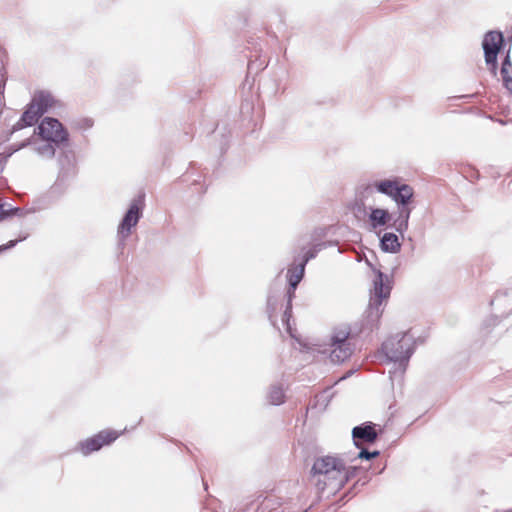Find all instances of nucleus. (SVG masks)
<instances>
[{
  "label": "nucleus",
  "mask_w": 512,
  "mask_h": 512,
  "mask_svg": "<svg viewBox=\"0 0 512 512\" xmlns=\"http://www.w3.org/2000/svg\"><path fill=\"white\" fill-rule=\"evenodd\" d=\"M358 468H346L343 460L325 456L317 458L312 466V478L318 490L338 492L347 481L355 477Z\"/></svg>",
  "instance_id": "obj_1"
},
{
  "label": "nucleus",
  "mask_w": 512,
  "mask_h": 512,
  "mask_svg": "<svg viewBox=\"0 0 512 512\" xmlns=\"http://www.w3.org/2000/svg\"><path fill=\"white\" fill-rule=\"evenodd\" d=\"M391 289L389 277L380 270H375L369 304L362 320L360 333L371 332L378 327L385 305L390 297Z\"/></svg>",
  "instance_id": "obj_2"
},
{
  "label": "nucleus",
  "mask_w": 512,
  "mask_h": 512,
  "mask_svg": "<svg viewBox=\"0 0 512 512\" xmlns=\"http://www.w3.org/2000/svg\"><path fill=\"white\" fill-rule=\"evenodd\" d=\"M381 350L386 359L394 363V368L389 371L391 381L402 380L415 350L413 336L409 333H397L390 336L383 342Z\"/></svg>",
  "instance_id": "obj_3"
},
{
  "label": "nucleus",
  "mask_w": 512,
  "mask_h": 512,
  "mask_svg": "<svg viewBox=\"0 0 512 512\" xmlns=\"http://www.w3.org/2000/svg\"><path fill=\"white\" fill-rule=\"evenodd\" d=\"M59 173L55 183L49 189V195L58 197L64 193L67 188V181L74 177L77 172L76 157L71 149L69 142L58 147Z\"/></svg>",
  "instance_id": "obj_4"
},
{
  "label": "nucleus",
  "mask_w": 512,
  "mask_h": 512,
  "mask_svg": "<svg viewBox=\"0 0 512 512\" xmlns=\"http://www.w3.org/2000/svg\"><path fill=\"white\" fill-rule=\"evenodd\" d=\"M54 103L55 99L50 92L39 91L35 93L21 118L13 125L12 133L36 124L40 117L46 113Z\"/></svg>",
  "instance_id": "obj_5"
},
{
  "label": "nucleus",
  "mask_w": 512,
  "mask_h": 512,
  "mask_svg": "<svg viewBox=\"0 0 512 512\" xmlns=\"http://www.w3.org/2000/svg\"><path fill=\"white\" fill-rule=\"evenodd\" d=\"M40 138L55 143L61 147L69 142V134L62 123L51 117L44 118L37 127Z\"/></svg>",
  "instance_id": "obj_6"
},
{
  "label": "nucleus",
  "mask_w": 512,
  "mask_h": 512,
  "mask_svg": "<svg viewBox=\"0 0 512 512\" xmlns=\"http://www.w3.org/2000/svg\"><path fill=\"white\" fill-rule=\"evenodd\" d=\"M142 209L143 198L138 197L131 202L128 210L124 214L117 229V235L122 245H124V242L130 236L132 229L136 227L142 217Z\"/></svg>",
  "instance_id": "obj_7"
},
{
  "label": "nucleus",
  "mask_w": 512,
  "mask_h": 512,
  "mask_svg": "<svg viewBox=\"0 0 512 512\" xmlns=\"http://www.w3.org/2000/svg\"><path fill=\"white\" fill-rule=\"evenodd\" d=\"M504 37L500 31H489L485 34L482 47L485 62L495 74L497 68V55L503 45Z\"/></svg>",
  "instance_id": "obj_8"
},
{
  "label": "nucleus",
  "mask_w": 512,
  "mask_h": 512,
  "mask_svg": "<svg viewBox=\"0 0 512 512\" xmlns=\"http://www.w3.org/2000/svg\"><path fill=\"white\" fill-rule=\"evenodd\" d=\"M119 435L120 434L114 430H103L98 434L79 442L77 449L84 456H87L100 450L103 446L111 444L119 437Z\"/></svg>",
  "instance_id": "obj_9"
},
{
  "label": "nucleus",
  "mask_w": 512,
  "mask_h": 512,
  "mask_svg": "<svg viewBox=\"0 0 512 512\" xmlns=\"http://www.w3.org/2000/svg\"><path fill=\"white\" fill-rule=\"evenodd\" d=\"M26 146H31L32 150L44 159H52L55 156L56 150H58V146L48 140L42 138L36 140L27 139L18 146H11L12 151L9 155Z\"/></svg>",
  "instance_id": "obj_10"
},
{
  "label": "nucleus",
  "mask_w": 512,
  "mask_h": 512,
  "mask_svg": "<svg viewBox=\"0 0 512 512\" xmlns=\"http://www.w3.org/2000/svg\"><path fill=\"white\" fill-rule=\"evenodd\" d=\"M295 506L292 502L283 503L273 497H267L256 512H306V510L296 509Z\"/></svg>",
  "instance_id": "obj_11"
},
{
  "label": "nucleus",
  "mask_w": 512,
  "mask_h": 512,
  "mask_svg": "<svg viewBox=\"0 0 512 512\" xmlns=\"http://www.w3.org/2000/svg\"><path fill=\"white\" fill-rule=\"evenodd\" d=\"M352 437L357 447L360 446V442L373 443L377 439L375 425L371 422H367L354 427L352 430Z\"/></svg>",
  "instance_id": "obj_12"
},
{
  "label": "nucleus",
  "mask_w": 512,
  "mask_h": 512,
  "mask_svg": "<svg viewBox=\"0 0 512 512\" xmlns=\"http://www.w3.org/2000/svg\"><path fill=\"white\" fill-rule=\"evenodd\" d=\"M298 259L295 258L293 265L288 268L287 277L289 281V290L292 292V296H294V291L298 284L301 282L304 276L306 265L301 261L297 263Z\"/></svg>",
  "instance_id": "obj_13"
},
{
  "label": "nucleus",
  "mask_w": 512,
  "mask_h": 512,
  "mask_svg": "<svg viewBox=\"0 0 512 512\" xmlns=\"http://www.w3.org/2000/svg\"><path fill=\"white\" fill-rule=\"evenodd\" d=\"M330 346V359L333 363H342L347 360L353 353V345L351 343H331Z\"/></svg>",
  "instance_id": "obj_14"
},
{
  "label": "nucleus",
  "mask_w": 512,
  "mask_h": 512,
  "mask_svg": "<svg viewBox=\"0 0 512 512\" xmlns=\"http://www.w3.org/2000/svg\"><path fill=\"white\" fill-rule=\"evenodd\" d=\"M398 216L394 219L393 227L400 234H404L409 226V218L412 212V207L407 206H398L397 207Z\"/></svg>",
  "instance_id": "obj_15"
},
{
  "label": "nucleus",
  "mask_w": 512,
  "mask_h": 512,
  "mask_svg": "<svg viewBox=\"0 0 512 512\" xmlns=\"http://www.w3.org/2000/svg\"><path fill=\"white\" fill-rule=\"evenodd\" d=\"M414 196V190L410 185L401 184L399 188L396 190L392 199L396 202L398 206H407L410 204L411 199Z\"/></svg>",
  "instance_id": "obj_16"
},
{
  "label": "nucleus",
  "mask_w": 512,
  "mask_h": 512,
  "mask_svg": "<svg viewBox=\"0 0 512 512\" xmlns=\"http://www.w3.org/2000/svg\"><path fill=\"white\" fill-rule=\"evenodd\" d=\"M369 220L371 226L376 229L385 226L391 220V215L385 209L373 208L369 214Z\"/></svg>",
  "instance_id": "obj_17"
},
{
  "label": "nucleus",
  "mask_w": 512,
  "mask_h": 512,
  "mask_svg": "<svg viewBox=\"0 0 512 512\" xmlns=\"http://www.w3.org/2000/svg\"><path fill=\"white\" fill-rule=\"evenodd\" d=\"M381 248L385 252L396 253L401 248V243L396 234L387 232L381 237Z\"/></svg>",
  "instance_id": "obj_18"
},
{
  "label": "nucleus",
  "mask_w": 512,
  "mask_h": 512,
  "mask_svg": "<svg viewBox=\"0 0 512 512\" xmlns=\"http://www.w3.org/2000/svg\"><path fill=\"white\" fill-rule=\"evenodd\" d=\"M401 183L397 179H387L375 183V187L378 192L393 197L396 190L399 188Z\"/></svg>",
  "instance_id": "obj_19"
},
{
  "label": "nucleus",
  "mask_w": 512,
  "mask_h": 512,
  "mask_svg": "<svg viewBox=\"0 0 512 512\" xmlns=\"http://www.w3.org/2000/svg\"><path fill=\"white\" fill-rule=\"evenodd\" d=\"M501 75L505 88L512 94V64L509 54L502 62Z\"/></svg>",
  "instance_id": "obj_20"
},
{
  "label": "nucleus",
  "mask_w": 512,
  "mask_h": 512,
  "mask_svg": "<svg viewBox=\"0 0 512 512\" xmlns=\"http://www.w3.org/2000/svg\"><path fill=\"white\" fill-rule=\"evenodd\" d=\"M352 331L348 327H340L334 329L331 336V343L342 344L351 343Z\"/></svg>",
  "instance_id": "obj_21"
},
{
  "label": "nucleus",
  "mask_w": 512,
  "mask_h": 512,
  "mask_svg": "<svg viewBox=\"0 0 512 512\" xmlns=\"http://www.w3.org/2000/svg\"><path fill=\"white\" fill-rule=\"evenodd\" d=\"M268 402L272 405H280L284 403L285 393L281 386L272 385L267 395Z\"/></svg>",
  "instance_id": "obj_22"
},
{
  "label": "nucleus",
  "mask_w": 512,
  "mask_h": 512,
  "mask_svg": "<svg viewBox=\"0 0 512 512\" xmlns=\"http://www.w3.org/2000/svg\"><path fill=\"white\" fill-rule=\"evenodd\" d=\"M287 296H288V302H287L286 309H285V311L283 313V316H282V322L285 325L287 332L290 334L291 337L294 338L295 335L293 334L292 328H291V325H290V319L292 317V298L294 296H292V292L291 291L287 292Z\"/></svg>",
  "instance_id": "obj_23"
},
{
  "label": "nucleus",
  "mask_w": 512,
  "mask_h": 512,
  "mask_svg": "<svg viewBox=\"0 0 512 512\" xmlns=\"http://www.w3.org/2000/svg\"><path fill=\"white\" fill-rule=\"evenodd\" d=\"M327 247V243L325 242H319L313 244L303 255L302 259L300 260L305 265L310 261L311 259L315 258L317 254L324 248Z\"/></svg>",
  "instance_id": "obj_24"
},
{
  "label": "nucleus",
  "mask_w": 512,
  "mask_h": 512,
  "mask_svg": "<svg viewBox=\"0 0 512 512\" xmlns=\"http://www.w3.org/2000/svg\"><path fill=\"white\" fill-rule=\"evenodd\" d=\"M22 216L23 211L20 208L5 209L3 204H0V221L12 216Z\"/></svg>",
  "instance_id": "obj_25"
},
{
  "label": "nucleus",
  "mask_w": 512,
  "mask_h": 512,
  "mask_svg": "<svg viewBox=\"0 0 512 512\" xmlns=\"http://www.w3.org/2000/svg\"><path fill=\"white\" fill-rule=\"evenodd\" d=\"M94 121L91 118H81L74 122V127L81 131H86L92 128Z\"/></svg>",
  "instance_id": "obj_26"
},
{
  "label": "nucleus",
  "mask_w": 512,
  "mask_h": 512,
  "mask_svg": "<svg viewBox=\"0 0 512 512\" xmlns=\"http://www.w3.org/2000/svg\"><path fill=\"white\" fill-rule=\"evenodd\" d=\"M6 85V71L4 59L0 56V95L4 93Z\"/></svg>",
  "instance_id": "obj_27"
},
{
  "label": "nucleus",
  "mask_w": 512,
  "mask_h": 512,
  "mask_svg": "<svg viewBox=\"0 0 512 512\" xmlns=\"http://www.w3.org/2000/svg\"><path fill=\"white\" fill-rule=\"evenodd\" d=\"M27 237H28V233H25V234L20 235L18 239L10 240L7 244L0 245V253L15 247L18 242L27 239Z\"/></svg>",
  "instance_id": "obj_28"
},
{
  "label": "nucleus",
  "mask_w": 512,
  "mask_h": 512,
  "mask_svg": "<svg viewBox=\"0 0 512 512\" xmlns=\"http://www.w3.org/2000/svg\"><path fill=\"white\" fill-rule=\"evenodd\" d=\"M379 455V451H373V452H369L368 450L366 449H361V451L358 453V458L359 459H366V460H370L372 458H375Z\"/></svg>",
  "instance_id": "obj_29"
},
{
  "label": "nucleus",
  "mask_w": 512,
  "mask_h": 512,
  "mask_svg": "<svg viewBox=\"0 0 512 512\" xmlns=\"http://www.w3.org/2000/svg\"><path fill=\"white\" fill-rule=\"evenodd\" d=\"M267 308H268L269 312L275 311V309H276V305L273 302L272 297H268V299H267Z\"/></svg>",
  "instance_id": "obj_30"
},
{
  "label": "nucleus",
  "mask_w": 512,
  "mask_h": 512,
  "mask_svg": "<svg viewBox=\"0 0 512 512\" xmlns=\"http://www.w3.org/2000/svg\"><path fill=\"white\" fill-rule=\"evenodd\" d=\"M504 295H505V293H498V294L496 295V297H495V300H499V299H500V297H502V296H504Z\"/></svg>",
  "instance_id": "obj_31"
},
{
  "label": "nucleus",
  "mask_w": 512,
  "mask_h": 512,
  "mask_svg": "<svg viewBox=\"0 0 512 512\" xmlns=\"http://www.w3.org/2000/svg\"><path fill=\"white\" fill-rule=\"evenodd\" d=\"M214 503V500H211L210 502L207 503V505H212Z\"/></svg>",
  "instance_id": "obj_32"
}]
</instances>
